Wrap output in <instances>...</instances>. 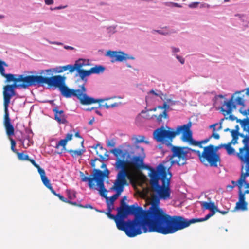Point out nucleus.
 <instances>
[{"mask_svg":"<svg viewBox=\"0 0 249 249\" xmlns=\"http://www.w3.org/2000/svg\"><path fill=\"white\" fill-rule=\"evenodd\" d=\"M199 141L194 140L193 138V133L188 134V144L191 146H197L199 147Z\"/></svg>","mask_w":249,"mask_h":249,"instance_id":"bb28decb","label":"nucleus"},{"mask_svg":"<svg viewBox=\"0 0 249 249\" xmlns=\"http://www.w3.org/2000/svg\"><path fill=\"white\" fill-rule=\"evenodd\" d=\"M154 116L156 117L157 121L158 123H161L162 121V118H168L167 111L164 110L159 115H154Z\"/></svg>","mask_w":249,"mask_h":249,"instance_id":"72a5a7b5","label":"nucleus"},{"mask_svg":"<svg viewBox=\"0 0 249 249\" xmlns=\"http://www.w3.org/2000/svg\"><path fill=\"white\" fill-rule=\"evenodd\" d=\"M191 126H192V123L191 122H188V131H189V134L193 133L192 131L190 129Z\"/></svg>","mask_w":249,"mask_h":249,"instance_id":"bf43d9fd","label":"nucleus"},{"mask_svg":"<svg viewBox=\"0 0 249 249\" xmlns=\"http://www.w3.org/2000/svg\"><path fill=\"white\" fill-rule=\"evenodd\" d=\"M150 184L152 190L155 192L159 198L161 200H168L171 198L170 182L172 177L171 173L162 164H160L157 169L149 167Z\"/></svg>","mask_w":249,"mask_h":249,"instance_id":"7ed1b4c3","label":"nucleus"},{"mask_svg":"<svg viewBox=\"0 0 249 249\" xmlns=\"http://www.w3.org/2000/svg\"><path fill=\"white\" fill-rule=\"evenodd\" d=\"M8 67V65L4 62L2 61L0 63V74L5 77L6 78V81L7 82H19L20 80H24V81H27L28 79H22V75H18V77H15V75L14 74L9 73V74H6L5 73V69L4 67Z\"/></svg>","mask_w":249,"mask_h":249,"instance_id":"dca6fc26","label":"nucleus"},{"mask_svg":"<svg viewBox=\"0 0 249 249\" xmlns=\"http://www.w3.org/2000/svg\"><path fill=\"white\" fill-rule=\"evenodd\" d=\"M242 114L245 115H249V109L245 110L243 112H242Z\"/></svg>","mask_w":249,"mask_h":249,"instance_id":"774afa93","label":"nucleus"},{"mask_svg":"<svg viewBox=\"0 0 249 249\" xmlns=\"http://www.w3.org/2000/svg\"><path fill=\"white\" fill-rule=\"evenodd\" d=\"M240 136L244 138L242 140L244 146L239 148V152L237 156L242 163L245 165H242V170L244 168L245 170H249V136H244L243 134H240Z\"/></svg>","mask_w":249,"mask_h":249,"instance_id":"9b49d317","label":"nucleus"},{"mask_svg":"<svg viewBox=\"0 0 249 249\" xmlns=\"http://www.w3.org/2000/svg\"><path fill=\"white\" fill-rule=\"evenodd\" d=\"M210 139L211 138L210 137V138L206 139H205L204 140L200 141L199 142L200 143L199 144V148H202V144H205V143H207L209 142V141L210 140Z\"/></svg>","mask_w":249,"mask_h":249,"instance_id":"603ef678","label":"nucleus"},{"mask_svg":"<svg viewBox=\"0 0 249 249\" xmlns=\"http://www.w3.org/2000/svg\"><path fill=\"white\" fill-rule=\"evenodd\" d=\"M96 154L100 158H96L91 160V166L94 168L92 174L89 177H86L82 172H80L81 179L83 182L88 181L89 187L91 189H96L94 182L95 181L97 186L99 188L98 191L100 195L107 200L108 199L107 196V191L105 188L104 178H108L109 171L106 168V164L103 162L105 158L103 154L100 153L99 151H96Z\"/></svg>","mask_w":249,"mask_h":249,"instance_id":"f03ea898","label":"nucleus"},{"mask_svg":"<svg viewBox=\"0 0 249 249\" xmlns=\"http://www.w3.org/2000/svg\"><path fill=\"white\" fill-rule=\"evenodd\" d=\"M201 203L202 208L204 209L210 210L211 211H214V212L218 211L217 207L215 206L213 202H202Z\"/></svg>","mask_w":249,"mask_h":249,"instance_id":"393cba45","label":"nucleus"},{"mask_svg":"<svg viewBox=\"0 0 249 249\" xmlns=\"http://www.w3.org/2000/svg\"><path fill=\"white\" fill-rule=\"evenodd\" d=\"M149 228L147 232L172 234L187 227V220L180 216H171L166 213Z\"/></svg>","mask_w":249,"mask_h":249,"instance_id":"20e7f679","label":"nucleus"},{"mask_svg":"<svg viewBox=\"0 0 249 249\" xmlns=\"http://www.w3.org/2000/svg\"><path fill=\"white\" fill-rule=\"evenodd\" d=\"M145 137L143 135H134L132 137V140L134 141V143L136 144L142 142L149 144V142L147 141H145Z\"/></svg>","mask_w":249,"mask_h":249,"instance_id":"c756f323","label":"nucleus"},{"mask_svg":"<svg viewBox=\"0 0 249 249\" xmlns=\"http://www.w3.org/2000/svg\"><path fill=\"white\" fill-rule=\"evenodd\" d=\"M176 58L181 64L184 63V59L182 57L178 55H176Z\"/></svg>","mask_w":249,"mask_h":249,"instance_id":"13d9d810","label":"nucleus"},{"mask_svg":"<svg viewBox=\"0 0 249 249\" xmlns=\"http://www.w3.org/2000/svg\"><path fill=\"white\" fill-rule=\"evenodd\" d=\"M158 108L161 109H164V110H167V109L169 108V106L166 103H164L163 106H158Z\"/></svg>","mask_w":249,"mask_h":249,"instance_id":"864d4df0","label":"nucleus"},{"mask_svg":"<svg viewBox=\"0 0 249 249\" xmlns=\"http://www.w3.org/2000/svg\"><path fill=\"white\" fill-rule=\"evenodd\" d=\"M216 212H214V211H211V213L207 214L204 218H201L202 222L206 221L208 219H209L210 217L213 216L215 213Z\"/></svg>","mask_w":249,"mask_h":249,"instance_id":"09e8293b","label":"nucleus"},{"mask_svg":"<svg viewBox=\"0 0 249 249\" xmlns=\"http://www.w3.org/2000/svg\"><path fill=\"white\" fill-rule=\"evenodd\" d=\"M246 172H243L242 170L240 178L238 179L237 183L239 188L238 191V201L236 202L235 207V210H241L242 211H246L248 209V203L246 202L245 195L242 194L241 190L242 186L244 183H246V178L249 176V170H245Z\"/></svg>","mask_w":249,"mask_h":249,"instance_id":"9d476101","label":"nucleus"},{"mask_svg":"<svg viewBox=\"0 0 249 249\" xmlns=\"http://www.w3.org/2000/svg\"><path fill=\"white\" fill-rule=\"evenodd\" d=\"M51 193L53 194L55 196H57L60 200L66 203L67 199L63 197L61 194H57L56 193V192L54 190V189H53L51 191Z\"/></svg>","mask_w":249,"mask_h":249,"instance_id":"37998d69","label":"nucleus"},{"mask_svg":"<svg viewBox=\"0 0 249 249\" xmlns=\"http://www.w3.org/2000/svg\"><path fill=\"white\" fill-rule=\"evenodd\" d=\"M180 134L182 135L181 140L187 142V124L178 126L175 131L170 130V128L166 130L163 127L157 128L153 132V138L158 142H160L168 147L172 146L173 138Z\"/></svg>","mask_w":249,"mask_h":249,"instance_id":"423d86ee","label":"nucleus"},{"mask_svg":"<svg viewBox=\"0 0 249 249\" xmlns=\"http://www.w3.org/2000/svg\"><path fill=\"white\" fill-rule=\"evenodd\" d=\"M73 137V134L72 133H68L67 134L65 140H67V142H68V141H70L72 139Z\"/></svg>","mask_w":249,"mask_h":249,"instance_id":"6e6d98bb","label":"nucleus"},{"mask_svg":"<svg viewBox=\"0 0 249 249\" xmlns=\"http://www.w3.org/2000/svg\"><path fill=\"white\" fill-rule=\"evenodd\" d=\"M228 119L234 121L235 120V117L233 115H230L228 117H225L224 118L221 119V120H220V122L219 123L220 125V127L219 128V129H220L222 128L221 125H222V123L223 121L225 119Z\"/></svg>","mask_w":249,"mask_h":249,"instance_id":"de8ad7c7","label":"nucleus"},{"mask_svg":"<svg viewBox=\"0 0 249 249\" xmlns=\"http://www.w3.org/2000/svg\"><path fill=\"white\" fill-rule=\"evenodd\" d=\"M3 94L4 110H7L8 109V107L11 98L15 95V91L8 85H6L3 87Z\"/></svg>","mask_w":249,"mask_h":249,"instance_id":"f3484780","label":"nucleus"},{"mask_svg":"<svg viewBox=\"0 0 249 249\" xmlns=\"http://www.w3.org/2000/svg\"><path fill=\"white\" fill-rule=\"evenodd\" d=\"M53 111L54 113V119L59 124H68V122L66 119L67 117L63 110H59L58 107H56L53 109Z\"/></svg>","mask_w":249,"mask_h":249,"instance_id":"5701e85b","label":"nucleus"},{"mask_svg":"<svg viewBox=\"0 0 249 249\" xmlns=\"http://www.w3.org/2000/svg\"><path fill=\"white\" fill-rule=\"evenodd\" d=\"M202 222L201 218H193L188 220V226L196 222Z\"/></svg>","mask_w":249,"mask_h":249,"instance_id":"8fccbe9b","label":"nucleus"},{"mask_svg":"<svg viewBox=\"0 0 249 249\" xmlns=\"http://www.w3.org/2000/svg\"><path fill=\"white\" fill-rule=\"evenodd\" d=\"M86 89L84 84L80 87V89L78 93V95L77 98L80 101V103L82 105H91L96 103L102 102L104 101L107 100L106 99H95L92 97H90L88 96L86 93Z\"/></svg>","mask_w":249,"mask_h":249,"instance_id":"4468645a","label":"nucleus"},{"mask_svg":"<svg viewBox=\"0 0 249 249\" xmlns=\"http://www.w3.org/2000/svg\"><path fill=\"white\" fill-rule=\"evenodd\" d=\"M67 142L66 140L62 139L59 141V142L56 143L55 148L58 149L60 146L63 147V149H65V146L67 144Z\"/></svg>","mask_w":249,"mask_h":249,"instance_id":"4c0bfd02","label":"nucleus"},{"mask_svg":"<svg viewBox=\"0 0 249 249\" xmlns=\"http://www.w3.org/2000/svg\"><path fill=\"white\" fill-rule=\"evenodd\" d=\"M242 126L245 129L247 128H249V118H247L241 121L240 123Z\"/></svg>","mask_w":249,"mask_h":249,"instance_id":"ea45409f","label":"nucleus"},{"mask_svg":"<svg viewBox=\"0 0 249 249\" xmlns=\"http://www.w3.org/2000/svg\"><path fill=\"white\" fill-rule=\"evenodd\" d=\"M26 160L29 161L37 169L38 173L40 172V170L42 171L44 169L40 168L39 165L36 163V161L33 159H31L28 157V160Z\"/></svg>","mask_w":249,"mask_h":249,"instance_id":"79ce46f5","label":"nucleus"},{"mask_svg":"<svg viewBox=\"0 0 249 249\" xmlns=\"http://www.w3.org/2000/svg\"><path fill=\"white\" fill-rule=\"evenodd\" d=\"M159 197L153 196L152 197L151 205L148 210H144L142 208V213L143 220L146 227L150 228L152 225L156 223L160 216H163L165 213L159 207Z\"/></svg>","mask_w":249,"mask_h":249,"instance_id":"6e6552de","label":"nucleus"},{"mask_svg":"<svg viewBox=\"0 0 249 249\" xmlns=\"http://www.w3.org/2000/svg\"><path fill=\"white\" fill-rule=\"evenodd\" d=\"M219 148V146L214 147V145L210 144L204 147L203 151L201 153L199 150L188 147V153L190 152L196 153L204 164L207 165L209 164L212 167H217L218 163H220L221 161L220 156L217 153Z\"/></svg>","mask_w":249,"mask_h":249,"instance_id":"0eeeda50","label":"nucleus"},{"mask_svg":"<svg viewBox=\"0 0 249 249\" xmlns=\"http://www.w3.org/2000/svg\"><path fill=\"white\" fill-rule=\"evenodd\" d=\"M45 3L47 5H51L53 3V0H45Z\"/></svg>","mask_w":249,"mask_h":249,"instance_id":"052dcab7","label":"nucleus"},{"mask_svg":"<svg viewBox=\"0 0 249 249\" xmlns=\"http://www.w3.org/2000/svg\"><path fill=\"white\" fill-rule=\"evenodd\" d=\"M67 193L69 199L72 200L76 197L75 193L74 192L70 190H67Z\"/></svg>","mask_w":249,"mask_h":249,"instance_id":"49530a36","label":"nucleus"},{"mask_svg":"<svg viewBox=\"0 0 249 249\" xmlns=\"http://www.w3.org/2000/svg\"><path fill=\"white\" fill-rule=\"evenodd\" d=\"M56 70L58 73H61L64 71L62 66L56 68Z\"/></svg>","mask_w":249,"mask_h":249,"instance_id":"680f3d73","label":"nucleus"},{"mask_svg":"<svg viewBox=\"0 0 249 249\" xmlns=\"http://www.w3.org/2000/svg\"><path fill=\"white\" fill-rule=\"evenodd\" d=\"M3 124L5 127L6 134L8 136H11L14 134V128L11 123L8 110H4Z\"/></svg>","mask_w":249,"mask_h":249,"instance_id":"a211bd4d","label":"nucleus"},{"mask_svg":"<svg viewBox=\"0 0 249 249\" xmlns=\"http://www.w3.org/2000/svg\"><path fill=\"white\" fill-rule=\"evenodd\" d=\"M76 65L77 61L74 65H67L62 67L64 71L67 70H69L70 73H72L75 70Z\"/></svg>","mask_w":249,"mask_h":249,"instance_id":"f704fd0d","label":"nucleus"},{"mask_svg":"<svg viewBox=\"0 0 249 249\" xmlns=\"http://www.w3.org/2000/svg\"><path fill=\"white\" fill-rule=\"evenodd\" d=\"M135 154L131 159V160L128 161L118 158L116 160L115 168L119 169L117 175L122 176L124 179H130L131 174L128 169V167L131 166L136 169H140L144 167L143 160L145 154L143 147L136 146L133 152Z\"/></svg>","mask_w":249,"mask_h":249,"instance_id":"39448f33","label":"nucleus"},{"mask_svg":"<svg viewBox=\"0 0 249 249\" xmlns=\"http://www.w3.org/2000/svg\"><path fill=\"white\" fill-rule=\"evenodd\" d=\"M107 145L108 147H114L115 145V143L113 140H108L107 142Z\"/></svg>","mask_w":249,"mask_h":249,"instance_id":"3c124183","label":"nucleus"},{"mask_svg":"<svg viewBox=\"0 0 249 249\" xmlns=\"http://www.w3.org/2000/svg\"><path fill=\"white\" fill-rule=\"evenodd\" d=\"M106 214L107 216L111 219H113L116 223L117 228L121 230V229H123V228L121 225V222L119 220V218L117 217V215H114L110 213V210H109L107 213H106Z\"/></svg>","mask_w":249,"mask_h":249,"instance_id":"a878e982","label":"nucleus"},{"mask_svg":"<svg viewBox=\"0 0 249 249\" xmlns=\"http://www.w3.org/2000/svg\"><path fill=\"white\" fill-rule=\"evenodd\" d=\"M243 91H244V90H242L241 91H237L234 94L235 95L236 93H240ZM234 101H235L236 102V105H241V106H245V101L242 97L238 96L236 98L234 97Z\"/></svg>","mask_w":249,"mask_h":249,"instance_id":"c9c22d12","label":"nucleus"},{"mask_svg":"<svg viewBox=\"0 0 249 249\" xmlns=\"http://www.w3.org/2000/svg\"><path fill=\"white\" fill-rule=\"evenodd\" d=\"M107 55L111 58V61L112 63L116 61L122 62L128 58L126 56L127 55L122 52L108 51L107 52Z\"/></svg>","mask_w":249,"mask_h":249,"instance_id":"aec40b11","label":"nucleus"},{"mask_svg":"<svg viewBox=\"0 0 249 249\" xmlns=\"http://www.w3.org/2000/svg\"><path fill=\"white\" fill-rule=\"evenodd\" d=\"M172 49L173 52H174V53H177L179 51V48H175L174 47H172Z\"/></svg>","mask_w":249,"mask_h":249,"instance_id":"69168bd1","label":"nucleus"},{"mask_svg":"<svg viewBox=\"0 0 249 249\" xmlns=\"http://www.w3.org/2000/svg\"><path fill=\"white\" fill-rule=\"evenodd\" d=\"M217 212L221 213L222 214H226L228 213L227 211H220V210H219L218 209V211Z\"/></svg>","mask_w":249,"mask_h":249,"instance_id":"338daca9","label":"nucleus"},{"mask_svg":"<svg viewBox=\"0 0 249 249\" xmlns=\"http://www.w3.org/2000/svg\"><path fill=\"white\" fill-rule=\"evenodd\" d=\"M127 180L124 179L122 176L117 175L116 179L115 180L113 185L111 188V190L116 191V194L110 197V202L113 204L114 202L123 192L124 186L128 185Z\"/></svg>","mask_w":249,"mask_h":249,"instance_id":"ddd939ff","label":"nucleus"},{"mask_svg":"<svg viewBox=\"0 0 249 249\" xmlns=\"http://www.w3.org/2000/svg\"><path fill=\"white\" fill-rule=\"evenodd\" d=\"M39 174L40 175L41 180L44 185L51 191L53 189L51 185V184L50 183V180L45 175V172L44 170L42 171L40 170V172L39 173Z\"/></svg>","mask_w":249,"mask_h":249,"instance_id":"b1692460","label":"nucleus"},{"mask_svg":"<svg viewBox=\"0 0 249 249\" xmlns=\"http://www.w3.org/2000/svg\"><path fill=\"white\" fill-rule=\"evenodd\" d=\"M27 78V81L20 80L19 82H14L11 85H7L11 89L15 90L16 88H22L26 89L29 86H35V81L34 75L24 76L22 75V79Z\"/></svg>","mask_w":249,"mask_h":249,"instance_id":"2eb2a0df","label":"nucleus"},{"mask_svg":"<svg viewBox=\"0 0 249 249\" xmlns=\"http://www.w3.org/2000/svg\"><path fill=\"white\" fill-rule=\"evenodd\" d=\"M239 130V126L238 125H236V126H235V129H232L231 131V135L232 137V142L233 144L237 143L238 136L239 135H240L238 132Z\"/></svg>","mask_w":249,"mask_h":249,"instance_id":"cd10ccee","label":"nucleus"},{"mask_svg":"<svg viewBox=\"0 0 249 249\" xmlns=\"http://www.w3.org/2000/svg\"><path fill=\"white\" fill-rule=\"evenodd\" d=\"M66 203H69V204H71L72 205H74V206H77L78 205V204H77L76 202H72V201H71L70 200H67Z\"/></svg>","mask_w":249,"mask_h":249,"instance_id":"e2e57ef3","label":"nucleus"},{"mask_svg":"<svg viewBox=\"0 0 249 249\" xmlns=\"http://www.w3.org/2000/svg\"><path fill=\"white\" fill-rule=\"evenodd\" d=\"M234 94H233L229 101L224 102L223 106H226V109H224L222 107L221 108V111L224 116L231 114L233 109L236 108V104L234 102Z\"/></svg>","mask_w":249,"mask_h":249,"instance_id":"412c9836","label":"nucleus"},{"mask_svg":"<svg viewBox=\"0 0 249 249\" xmlns=\"http://www.w3.org/2000/svg\"><path fill=\"white\" fill-rule=\"evenodd\" d=\"M169 147L171 148L173 153L170 158V159L172 160L171 163L172 164L176 163L178 165L185 164L187 156V151L184 150L186 147L173 146L172 144Z\"/></svg>","mask_w":249,"mask_h":249,"instance_id":"f8f14e48","label":"nucleus"},{"mask_svg":"<svg viewBox=\"0 0 249 249\" xmlns=\"http://www.w3.org/2000/svg\"><path fill=\"white\" fill-rule=\"evenodd\" d=\"M98 148H99V149L100 150H101V151H103V152L104 153V156L107 158H106V160H107V158L108 157V155L107 154V151L106 149L105 148H104L102 146H101L100 144H97L95 147V149H98ZM97 151H98V150H97Z\"/></svg>","mask_w":249,"mask_h":249,"instance_id":"c03bdc74","label":"nucleus"},{"mask_svg":"<svg viewBox=\"0 0 249 249\" xmlns=\"http://www.w3.org/2000/svg\"><path fill=\"white\" fill-rule=\"evenodd\" d=\"M117 210V217L123 228L121 231H124L128 237H134L142 232L147 233V227L143 220L141 207L137 206V204L127 205L123 199Z\"/></svg>","mask_w":249,"mask_h":249,"instance_id":"f257e3e1","label":"nucleus"},{"mask_svg":"<svg viewBox=\"0 0 249 249\" xmlns=\"http://www.w3.org/2000/svg\"><path fill=\"white\" fill-rule=\"evenodd\" d=\"M233 143L232 140L227 144H222L219 147H224L229 155H232L234 153V149L231 146V144Z\"/></svg>","mask_w":249,"mask_h":249,"instance_id":"7c9ffc66","label":"nucleus"},{"mask_svg":"<svg viewBox=\"0 0 249 249\" xmlns=\"http://www.w3.org/2000/svg\"><path fill=\"white\" fill-rule=\"evenodd\" d=\"M89 70L91 74H99L100 73H103L105 71V68L101 65H95L94 67H92Z\"/></svg>","mask_w":249,"mask_h":249,"instance_id":"c85d7f7f","label":"nucleus"},{"mask_svg":"<svg viewBox=\"0 0 249 249\" xmlns=\"http://www.w3.org/2000/svg\"><path fill=\"white\" fill-rule=\"evenodd\" d=\"M16 154L20 160L24 161L28 160L29 156L28 155L24 154L23 152L20 153L17 152Z\"/></svg>","mask_w":249,"mask_h":249,"instance_id":"e433bc0d","label":"nucleus"},{"mask_svg":"<svg viewBox=\"0 0 249 249\" xmlns=\"http://www.w3.org/2000/svg\"><path fill=\"white\" fill-rule=\"evenodd\" d=\"M71 155L73 157H76L77 156H81L83 153L85 152V150H69L68 151Z\"/></svg>","mask_w":249,"mask_h":249,"instance_id":"473e14b6","label":"nucleus"},{"mask_svg":"<svg viewBox=\"0 0 249 249\" xmlns=\"http://www.w3.org/2000/svg\"><path fill=\"white\" fill-rule=\"evenodd\" d=\"M26 160L29 161L37 169L38 173L40 172V170L42 171L44 169L40 168L39 165L36 163V161L33 159H31L28 157V160Z\"/></svg>","mask_w":249,"mask_h":249,"instance_id":"a19ab883","label":"nucleus"},{"mask_svg":"<svg viewBox=\"0 0 249 249\" xmlns=\"http://www.w3.org/2000/svg\"><path fill=\"white\" fill-rule=\"evenodd\" d=\"M110 153L113 154L116 157V160L119 158V156L124 158L125 153L121 149L114 148L110 150Z\"/></svg>","mask_w":249,"mask_h":249,"instance_id":"2f4dec72","label":"nucleus"},{"mask_svg":"<svg viewBox=\"0 0 249 249\" xmlns=\"http://www.w3.org/2000/svg\"><path fill=\"white\" fill-rule=\"evenodd\" d=\"M217 124H217V123L213 124H212V125H211L210 126V128H213V132H215V130H216V129H215V126H216V125H217Z\"/></svg>","mask_w":249,"mask_h":249,"instance_id":"0e129e2a","label":"nucleus"},{"mask_svg":"<svg viewBox=\"0 0 249 249\" xmlns=\"http://www.w3.org/2000/svg\"><path fill=\"white\" fill-rule=\"evenodd\" d=\"M85 65H86L85 60L79 59L77 61V65L76 66L75 70H76L79 77L82 80H84L86 77L89 76L91 74L90 70H85L81 69V68Z\"/></svg>","mask_w":249,"mask_h":249,"instance_id":"6ab92c4d","label":"nucleus"},{"mask_svg":"<svg viewBox=\"0 0 249 249\" xmlns=\"http://www.w3.org/2000/svg\"><path fill=\"white\" fill-rule=\"evenodd\" d=\"M10 142H11V150L14 152L15 153V154L18 152V150L15 149V146H16V142L15 141H14V140H13L12 138H10Z\"/></svg>","mask_w":249,"mask_h":249,"instance_id":"a18cd8bd","label":"nucleus"},{"mask_svg":"<svg viewBox=\"0 0 249 249\" xmlns=\"http://www.w3.org/2000/svg\"><path fill=\"white\" fill-rule=\"evenodd\" d=\"M199 4V2H197V1L194 2H192V3H190L189 4V6L190 8H195V7H196Z\"/></svg>","mask_w":249,"mask_h":249,"instance_id":"5fc2aeb1","label":"nucleus"},{"mask_svg":"<svg viewBox=\"0 0 249 249\" xmlns=\"http://www.w3.org/2000/svg\"><path fill=\"white\" fill-rule=\"evenodd\" d=\"M212 137H213L214 139L218 140L219 139L220 136L218 133L213 132L212 136L210 137V138H211Z\"/></svg>","mask_w":249,"mask_h":249,"instance_id":"4d7b16f0","label":"nucleus"},{"mask_svg":"<svg viewBox=\"0 0 249 249\" xmlns=\"http://www.w3.org/2000/svg\"><path fill=\"white\" fill-rule=\"evenodd\" d=\"M80 89H73L69 88L65 84H64L59 89L62 96L66 98H71L74 96L77 98L78 93Z\"/></svg>","mask_w":249,"mask_h":249,"instance_id":"4be33fe9","label":"nucleus"},{"mask_svg":"<svg viewBox=\"0 0 249 249\" xmlns=\"http://www.w3.org/2000/svg\"><path fill=\"white\" fill-rule=\"evenodd\" d=\"M35 86H42L46 84L50 87L58 88L60 89L65 84L66 78L61 75H56L50 77H43L41 75H34Z\"/></svg>","mask_w":249,"mask_h":249,"instance_id":"1a4fd4ad","label":"nucleus"},{"mask_svg":"<svg viewBox=\"0 0 249 249\" xmlns=\"http://www.w3.org/2000/svg\"><path fill=\"white\" fill-rule=\"evenodd\" d=\"M119 104L116 102L114 103H110V102H107L104 105H100V106H104L106 108L108 109L109 108H113L116 107H117L118 106Z\"/></svg>","mask_w":249,"mask_h":249,"instance_id":"58836bf2","label":"nucleus"}]
</instances>
